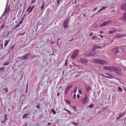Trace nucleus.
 <instances>
[{"label":"nucleus","instance_id":"f257e3e1","mask_svg":"<svg viewBox=\"0 0 126 126\" xmlns=\"http://www.w3.org/2000/svg\"><path fill=\"white\" fill-rule=\"evenodd\" d=\"M93 61L96 63L99 64H104L108 63V62L107 61L101 59H93Z\"/></svg>","mask_w":126,"mask_h":126},{"label":"nucleus","instance_id":"f03ea898","mask_svg":"<svg viewBox=\"0 0 126 126\" xmlns=\"http://www.w3.org/2000/svg\"><path fill=\"white\" fill-rule=\"evenodd\" d=\"M73 85L71 84L70 85L67 86L66 89L64 90V93L66 94L68 92V91L70 88L72 87Z\"/></svg>","mask_w":126,"mask_h":126},{"label":"nucleus","instance_id":"7ed1b4c3","mask_svg":"<svg viewBox=\"0 0 126 126\" xmlns=\"http://www.w3.org/2000/svg\"><path fill=\"white\" fill-rule=\"evenodd\" d=\"M79 50H78L75 49L74 53L71 56L72 58L74 59L76 57L78 54Z\"/></svg>","mask_w":126,"mask_h":126},{"label":"nucleus","instance_id":"20e7f679","mask_svg":"<svg viewBox=\"0 0 126 126\" xmlns=\"http://www.w3.org/2000/svg\"><path fill=\"white\" fill-rule=\"evenodd\" d=\"M112 22V21L111 20L107 21L106 22H104L102 24H100V26L101 27H104L106 25H107L110 23H111Z\"/></svg>","mask_w":126,"mask_h":126},{"label":"nucleus","instance_id":"39448f33","mask_svg":"<svg viewBox=\"0 0 126 126\" xmlns=\"http://www.w3.org/2000/svg\"><path fill=\"white\" fill-rule=\"evenodd\" d=\"M95 51H93V50L89 54H87V56H95L97 53L96 52H94Z\"/></svg>","mask_w":126,"mask_h":126},{"label":"nucleus","instance_id":"423d86ee","mask_svg":"<svg viewBox=\"0 0 126 126\" xmlns=\"http://www.w3.org/2000/svg\"><path fill=\"white\" fill-rule=\"evenodd\" d=\"M69 21L68 19H65L63 25L64 28L65 29L68 26V22Z\"/></svg>","mask_w":126,"mask_h":126},{"label":"nucleus","instance_id":"0eeeda50","mask_svg":"<svg viewBox=\"0 0 126 126\" xmlns=\"http://www.w3.org/2000/svg\"><path fill=\"white\" fill-rule=\"evenodd\" d=\"M117 70V68L114 66H111L110 71L116 72Z\"/></svg>","mask_w":126,"mask_h":126},{"label":"nucleus","instance_id":"6e6552de","mask_svg":"<svg viewBox=\"0 0 126 126\" xmlns=\"http://www.w3.org/2000/svg\"><path fill=\"white\" fill-rule=\"evenodd\" d=\"M121 9L125 11H126V3L122 4L121 7Z\"/></svg>","mask_w":126,"mask_h":126},{"label":"nucleus","instance_id":"1a4fd4ad","mask_svg":"<svg viewBox=\"0 0 126 126\" xmlns=\"http://www.w3.org/2000/svg\"><path fill=\"white\" fill-rule=\"evenodd\" d=\"M87 102V98L85 97V98H83L81 99V103L83 104L86 103Z\"/></svg>","mask_w":126,"mask_h":126},{"label":"nucleus","instance_id":"9d476101","mask_svg":"<svg viewBox=\"0 0 126 126\" xmlns=\"http://www.w3.org/2000/svg\"><path fill=\"white\" fill-rule=\"evenodd\" d=\"M116 73L118 75H120L121 74V69L120 68H117V70L116 71Z\"/></svg>","mask_w":126,"mask_h":126},{"label":"nucleus","instance_id":"9b49d317","mask_svg":"<svg viewBox=\"0 0 126 126\" xmlns=\"http://www.w3.org/2000/svg\"><path fill=\"white\" fill-rule=\"evenodd\" d=\"M79 60L81 62L84 63H86L87 61L86 59L82 58H80Z\"/></svg>","mask_w":126,"mask_h":126},{"label":"nucleus","instance_id":"f8f14e48","mask_svg":"<svg viewBox=\"0 0 126 126\" xmlns=\"http://www.w3.org/2000/svg\"><path fill=\"white\" fill-rule=\"evenodd\" d=\"M110 67L111 66H104L103 67V68L104 69L109 70L110 71Z\"/></svg>","mask_w":126,"mask_h":126},{"label":"nucleus","instance_id":"ddd939ff","mask_svg":"<svg viewBox=\"0 0 126 126\" xmlns=\"http://www.w3.org/2000/svg\"><path fill=\"white\" fill-rule=\"evenodd\" d=\"M113 52L115 54H116L119 52V50L116 48H115L113 50Z\"/></svg>","mask_w":126,"mask_h":126},{"label":"nucleus","instance_id":"4468645a","mask_svg":"<svg viewBox=\"0 0 126 126\" xmlns=\"http://www.w3.org/2000/svg\"><path fill=\"white\" fill-rule=\"evenodd\" d=\"M101 47H98L96 46H94V47L93 48V51H95L96 49H100Z\"/></svg>","mask_w":126,"mask_h":126},{"label":"nucleus","instance_id":"2eb2a0df","mask_svg":"<svg viewBox=\"0 0 126 126\" xmlns=\"http://www.w3.org/2000/svg\"><path fill=\"white\" fill-rule=\"evenodd\" d=\"M107 6H103L102 8L100 9L97 12V13H98L99 12H100L101 11L107 8Z\"/></svg>","mask_w":126,"mask_h":126},{"label":"nucleus","instance_id":"dca6fc26","mask_svg":"<svg viewBox=\"0 0 126 126\" xmlns=\"http://www.w3.org/2000/svg\"><path fill=\"white\" fill-rule=\"evenodd\" d=\"M125 36V35L124 34H118L117 35L116 37L117 38H119L121 37H124Z\"/></svg>","mask_w":126,"mask_h":126},{"label":"nucleus","instance_id":"f3484780","mask_svg":"<svg viewBox=\"0 0 126 126\" xmlns=\"http://www.w3.org/2000/svg\"><path fill=\"white\" fill-rule=\"evenodd\" d=\"M27 56L26 54L25 56H22V59L23 60H27L28 59Z\"/></svg>","mask_w":126,"mask_h":126},{"label":"nucleus","instance_id":"a211bd4d","mask_svg":"<svg viewBox=\"0 0 126 126\" xmlns=\"http://www.w3.org/2000/svg\"><path fill=\"white\" fill-rule=\"evenodd\" d=\"M116 32V30H113V31H110L108 32L109 34H113V33L115 32Z\"/></svg>","mask_w":126,"mask_h":126},{"label":"nucleus","instance_id":"6ab92c4d","mask_svg":"<svg viewBox=\"0 0 126 126\" xmlns=\"http://www.w3.org/2000/svg\"><path fill=\"white\" fill-rule=\"evenodd\" d=\"M123 113H121L119 114V116L117 117V119H119L124 115Z\"/></svg>","mask_w":126,"mask_h":126},{"label":"nucleus","instance_id":"aec40b11","mask_svg":"<svg viewBox=\"0 0 126 126\" xmlns=\"http://www.w3.org/2000/svg\"><path fill=\"white\" fill-rule=\"evenodd\" d=\"M9 41V40H6L5 41V42L4 43V46L5 47L7 45Z\"/></svg>","mask_w":126,"mask_h":126},{"label":"nucleus","instance_id":"412c9836","mask_svg":"<svg viewBox=\"0 0 126 126\" xmlns=\"http://www.w3.org/2000/svg\"><path fill=\"white\" fill-rule=\"evenodd\" d=\"M34 8V7L33 6H32V7L31 8H30V11H29V13H28L29 14H30V13L32 11V10H33V9Z\"/></svg>","mask_w":126,"mask_h":126},{"label":"nucleus","instance_id":"4be33fe9","mask_svg":"<svg viewBox=\"0 0 126 126\" xmlns=\"http://www.w3.org/2000/svg\"><path fill=\"white\" fill-rule=\"evenodd\" d=\"M72 64L73 65L75 66H77L78 67H79V66H80L79 65H77L74 62H72Z\"/></svg>","mask_w":126,"mask_h":126},{"label":"nucleus","instance_id":"5701e85b","mask_svg":"<svg viewBox=\"0 0 126 126\" xmlns=\"http://www.w3.org/2000/svg\"><path fill=\"white\" fill-rule=\"evenodd\" d=\"M123 18L126 21V13L124 14Z\"/></svg>","mask_w":126,"mask_h":126},{"label":"nucleus","instance_id":"b1692460","mask_svg":"<svg viewBox=\"0 0 126 126\" xmlns=\"http://www.w3.org/2000/svg\"><path fill=\"white\" fill-rule=\"evenodd\" d=\"M94 106L93 104H91L89 105L87 107H89L90 108H91L94 107Z\"/></svg>","mask_w":126,"mask_h":126},{"label":"nucleus","instance_id":"393cba45","mask_svg":"<svg viewBox=\"0 0 126 126\" xmlns=\"http://www.w3.org/2000/svg\"><path fill=\"white\" fill-rule=\"evenodd\" d=\"M24 18L23 17L22 19L21 20L20 22H19V24H21L22 23V22H23V20H24Z\"/></svg>","mask_w":126,"mask_h":126},{"label":"nucleus","instance_id":"a878e982","mask_svg":"<svg viewBox=\"0 0 126 126\" xmlns=\"http://www.w3.org/2000/svg\"><path fill=\"white\" fill-rule=\"evenodd\" d=\"M31 6H29V7H28V9H27V11H26V12H28V11H30V8H31Z\"/></svg>","mask_w":126,"mask_h":126},{"label":"nucleus","instance_id":"bb28decb","mask_svg":"<svg viewBox=\"0 0 126 126\" xmlns=\"http://www.w3.org/2000/svg\"><path fill=\"white\" fill-rule=\"evenodd\" d=\"M27 115V114H24L23 116V118H24L26 117L28 118Z\"/></svg>","mask_w":126,"mask_h":126},{"label":"nucleus","instance_id":"cd10ccee","mask_svg":"<svg viewBox=\"0 0 126 126\" xmlns=\"http://www.w3.org/2000/svg\"><path fill=\"white\" fill-rule=\"evenodd\" d=\"M4 90H5V92L6 93L8 91V90L7 88H4L3 89Z\"/></svg>","mask_w":126,"mask_h":126},{"label":"nucleus","instance_id":"c85d7f7f","mask_svg":"<svg viewBox=\"0 0 126 126\" xmlns=\"http://www.w3.org/2000/svg\"><path fill=\"white\" fill-rule=\"evenodd\" d=\"M91 87L90 86H88L87 88V91H89L90 90H91Z\"/></svg>","mask_w":126,"mask_h":126},{"label":"nucleus","instance_id":"c756f323","mask_svg":"<svg viewBox=\"0 0 126 126\" xmlns=\"http://www.w3.org/2000/svg\"><path fill=\"white\" fill-rule=\"evenodd\" d=\"M118 90L121 92H122V90L121 87H119L118 88Z\"/></svg>","mask_w":126,"mask_h":126},{"label":"nucleus","instance_id":"7c9ffc66","mask_svg":"<svg viewBox=\"0 0 126 126\" xmlns=\"http://www.w3.org/2000/svg\"><path fill=\"white\" fill-rule=\"evenodd\" d=\"M44 1H43V5L41 7V9H43V8L44 7Z\"/></svg>","mask_w":126,"mask_h":126},{"label":"nucleus","instance_id":"2f4dec72","mask_svg":"<svg viewBox=\"0 0 126 126\" xmlns=\"http://www.w3.org/2000/svg\"><path fill=\"white\" fill-rule=\"evenodd\" d=\"M51 110L53 112V113L55 115L56 113L55 111V110H53V109H51Z\"/></svg>","mask_w":126,"mask_h":126},{"label":"nucleus","instance_id":"473e14b6","mask_svg":"<svg viewBox=\"0 0 126 126\" xmlns=\"http://www.w3.org/2000/svg\"><path fill=\"white\" fill-rule=\"evenodd\" d=\"M65 101L67 103H68L70 104V101L67 99H66Z\"/></svg>","mask_w":126,"mask_h":126},{"label":"nucleus","instance_id":"72a5a7b5","mask_svg":"<svg viewBox=\"0 0 126 126\" xmlns=\"http://www.w3.org/2000/svg\"><path fill=\"white\" fill-rule=\"evenodd\" d=\"M9 63V62L7 63L6 62H5V63L3 64V65H7Z\"/></svg>","mask_w":126,"mask_h":126},{"label":"nucleus","instance_id":"f704fd0d","mask_svg":"<svg viewBox=\"0 0 126 126\" xmlns=\"http://www.w3.org/2000/svg\"><path fill=\"white\" fill-rule=\"evenodd\" d=\"M0 49H1V48H2L3 47V43L0 45Z\"/></svg>","mask_w":126,"mask_h":126},{"label":"nucleus","instance_id":"c9c22d12","mask_svg":"<svg viewBox=\"0 0 126 126\" xmlns=\"http://www.w3.org/2000/svg\"><path fill=\"white\" fill-rule=\"evenodd\" d=\"M96 38H97L95 36H93L92 37V38L93 39H94Z\"/></svg>","mask_w":126,"mask_h":126},{"label":"nucleus","instance_id":"e433bc0d","mask_svg":"<svg viewBox=\"0 0 126 126\" xmlns=\"http://www.w3.org/2000/svg\"><path fill=\"white\" fill-rule=\"evenodd\" d=\"M35 0H32L31 2V4H33L34 2H35Z\"/></svg>","mask_w":126,"mask_h":126},{"label":"nucleus","instance_id":"4c0bfd02","mask_svg":"<svg viewBox=\"0 0 126 126\" xmlns=\"http://www.w3.org/2000/svg\"><path fill=\"white\" fill-rule=\"evenodd\" d=\"M4 68L3 67H1V68H0V70H1L2 71L4 70Z\"/></svg>","mask_w":126,"mask_h":126},{"label":"nucleus","instance_id":"58836bf2","mask_svg":"<svg viewBox=\"0 0 126 126\" xmlns=\"http://www.w3.org/2000/svg\"><path fill=\"white\" fill-rule=\"evenodd\" d=\"M40 105L39 104H38L37 106H36V107L37 108H39L40 107Z\"/></svg>","mask_w":126,"mask_h":126},{"label":"nucleus","instance_id":"ea45409f","mask_svg":"<svg viewBox=\"0 0 126 126\" xmlns=\"http://www.w3.org/2000/svg\"><path fill=\"white\" fill-rule=\"evenodd\" d=\"M80 95L79 94H78L77 95V99H78L79 98Z\"/></svg>","mask_w":126,"mask_h":126},{"label":"nucleus","instance_id":"a19ab883","mask_svg":"<svg viewBox=\"0 0 126 126\" xmlns=\"http://www.w3.org/2000/svg\"><path fill=\"white\" fill-rule=\"evenodd\" d=\"M4 27V24L3 25H2V26L0 28V29L3 28Z\"/></svg>","mask_w":126,"mask_h":126},{"label":"nucleus","instance_id":"79ce46f5","mask_svg":"<svg viewBox=\"0 0 126 126\" xmlns=\"http://www.w3.org/2000/svg\"><path fill=\"white\" fill-rule=\"evenodd\" d=\"M73 108V109L75 110H76V108H76V106H73L72 107Z\"/></svg>","mask_w":126,"mask_h":126},{"label":"nucleus","instance_id":"37998d69","mask_svg":"<svg viewBox=\"0 0 126 126\" xmlns=\"http://www.w3.org/2000/svg\"><path fill=\"white\" fill-rule=\"evenodd\" d=\"M19 24H17L16 26V27H15V29L16 28H17V27H19Z\"/></svg>","mask_w":126,"mask_h":126},{"label":"nucleus","instance_id":"c03bdc74","mask_svg":"<svg viewBox=\"0 0 126 126\" xmlns=\"http://www.w3.org/2000/svg\"><path fill=\"white\" fill-rule=\"evenodd\" d=\"M74 38H72V39L69 40V42L71 43V42L73 40Z\"/></svg>","mask_w":126,"mask_h":126},{"label":"nucleus","instance_id":"a18cd8bd","mask_svg":"<svg viewBox=\"0 0 126 126\" xmlns=\"http://www.w3.org/2000/svg\"><path fill=\"white\" fill-rule=\"evenodd\" d=\"M15 46L14 45H13V47H12L11 48V50H10V51H9V52H10L11 51V50H12V49Z\"/></svg>","mask_w":126,"mask_h":126},{"label":"nucleus","instance_id":"49530a36","mask_svg":"<svg viewBox=\"0 0 126 126\" xmlns=\"http://www.w3.org/2000/svg\"><path fill=\"white\" fill-rule=\"evenodd\" d=\"M73 124L74 125H77L78 124L75 123L73 122Z\"/></svg>","mask_w":126,"mask_h":126},{"label":"nucleus","instance_id":"de8ad7c7","mask_svg":"<svg viewBox=\"0 0 126 126\" xmlns=\"http://www.w3.org/2000/svg\"><path fill=\"white\" fill-rule=\"evenodd\" d=\"M6 114H5V119L4 120V121H2V123H4V122L5 121V119L6 118Z\"/></svg>","mask_w":126,"mask_h":126},{"label":"nucleus","instance_id":"09e8293b","mask_svg":"<svg viewBox=\"0 0 126 126\" xmlns=\"http://www.w3.org/2000/svg\"><path fill=\"white\" fill-rule=\"evenodd\" d=\"M73 97H74V98H76V94H74L73 95Z\"/></svg>","mask_w":126,"mask_h":126},{"label":"nucleus","instance_id":"8fccbe9b","mask_svg":"<svg viewBox=\"0 0 126 126\" xmlns=\"http://www.w3.org/2000/svg\"><path fill=\"white\" fill-rule=\"evenodd\" d=\"M97 9V7H96L94 9V10H93V11H95V10H96Z\"/></svg>","mask_w":126,"mask_h":126},{"label":"nucleus","instance_id":"3c124183","mask_svg":"<svg viewBox=\"0 0 126 126\" xmlns=\"http://www.w3.org/2000/svg\"><path fill=\"white\" fill-rule=\"evenodd\" d=\"M77 88H76L75 89V90H74V93H75L76 92V90H77Z\"/></svg>","mask_w":126,"mask_h":126},{"label":"nucleus","instance_id":"603ef678","mask_svg":"<svg viewBox=\"0 0 126 126\" xmlns=\"http://www.w3.org/2000/svg\"><path fill=\"white\" fill-rule=\"evenodd\" d=\"M100 37H101L102 38H103V35H100Z\"/></svg>","mask_w":126,"mask_h":126},{"label":"nucleus","instance_id":"864d4df0","mask_svg":"<svg viewBox=\"0 0 126 126\" xmlns=\"http://www.w3.org/2000/svg\"><path fill=\"white\" fill-rule=\"evenodd\" d=\"M67 111L68 112V113L69 114H70V111L69 110H67Z\"/></svg>","mask_w":126,"mask_h":126},{"label":"nucleus","instance_id":"5fc2aeb1","mask_svg":"<svg viewBox=\"0 0 126 126\" xmlns=\"http://www.w3.org/2000/svg\"><path fill=\"white\" fill-rule=\"evenodd\" d=\"M105 76L107 78H111V77H109L107 76Z\"/></svg>","mask_w":126,"mask_h":126},{"label":"nucleus","instance_id":"6e6d98bb","mask_svg":"<svg viewBox=\"0 0 126 126\" xmlns=\"http://www.w3.org/2000/svg\"><path fill=\"white\" fill-rule=\"evenodd\" d=\"M60 95V93L59 92L57 94V96H59Z\"/></svg>","mask_w":126,"mask_h":126},{"label":"nucleus","instance_id":"4d7b16f0","mask_svg":"<svg viewBox=\"0 0 126 126\" xmlns=\"http://www.w3.org/2000/svg\"><path fill=\"white\" fill-rule=\"evenodd\" d=\"M60 0H57V3L58 4L59 3V2H60Z\"/></svg>","mask_w":126,"mask_h":126},{"label":"nucleus","instance_id":"13d9d810","mask_svg":"<svg viewBox=\"0 0 126 126\" xmlns=\"http://www.w3.org/2000/svg\"><path fill=\"white\" fill-rule=\"evenodd\" d=\"M93 34V32L91 33H90V36H91Z\"/></svg>","mask_w":126,"mask_h":126},{"label":"nucleus","instance_id":"bf43d9fd","mask_svg":"<svg viewBox=\"0 0 126 126\" xmlns=\"http://www.w3.org/2000/svg\"><path fill=\"white\" fill-rule=\"evenodd\" d=\"M28 87V84H27V85L26 89V90H27Z\"/></svg>","mask_w":126,"mask_h":126},{"label":"nucleus","instance_id":"052dcab7","mask_svg":"<svg viewBox=\"0 0 126 126\" xmlns=\"http://www.w3.org/2000/svg\"><path fill=\"white\" fill-rule=\"evenodd\" d=\"M51 124H52V123H48V125H51Z\"/></svg>","mask_w":126,"mask_h":126},{"label":"nucleus","instance_id":"680f3d73","mask_svg":"<svg viewBox=\"0 0 126 126\" xmlns=\"http://www.w3.org/2000/svg\"><path fill=\"white\" fill-rule=\"evenodd\" d=\"M100 75H102V76H105L104 75H103L101 73H99Z\"/></svg>","mask_w":126,"mask_h":126},{"label":"nucleus","instance_id":"e2e57ef3","mask_svg":"<svg viewBox=\"0 0 126 126\" xmlns=\"http://www.w3.org/2000/svg\"><path fill=\"white\" fill-rule=\"evenodd\" d=\"M66 61L65 62V66H66L67 64L66 63Z\"/></svg>","mask_w":126,"mask_h":126},{"label":"nucleus","instance_id":"0e129e2a","mask_svg":"<svg viewBox=\"0 0 126 126\" xmlns=\"http://www.w3.org/2000/svg\"><path fill=\"white\" fill-rule=\"evenodd\" d=\"M9 31H8L7 32V35H8L9 34Z\"/></svg>","mask_w":126,"mask_h":126},{"label":"nucleus","instance_id":"69168bd1","mask_svg":"<svg viewBox=\"0 0 126 126\" xmlns=\"http://www.w3.org/2000/svg\"><path fill=\"white\" fill-rule=\"evenodd\" d=\"M25 33H24L23 34H22V33H20L19 34V35H23V34H24Z\"/></svg>","mask_w":126,"mask_h":126},{"label":"nucleus","instance_id":"338daca9","mask_svg":"<svg viewBox=\"0 0 126 126\" xmlns=\"http://www.w3.org/2000/svg\"><path fill=\"white\" fill-rule=\"evenodd\" d=\"M64 110L65 111H67V110L66 109H64Z\"/></svg>","mask_w":126,"mask_h":126},{"label":"nucleus","instance_id":"774afa93","mask_svg":"<svg viewBox=\"0 0 126 126\" xmlns=\"http://www.w3.org/2000/svg\"><path fill=\"white\" fill-rule=\"evenodd\" d=\"M79 94H81V92H80L79 91Z\"/></svg>","mask_w":126,"mask_h":126}]
</instances>
